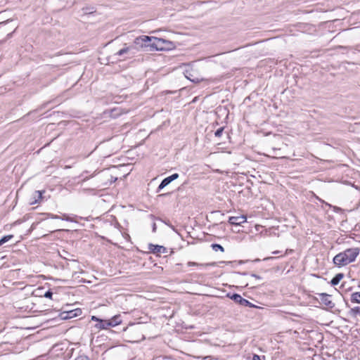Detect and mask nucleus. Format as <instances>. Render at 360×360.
<instances>
[{"label":"nucleus","instance_id":"14","mask_svg":"<svg viewBox=\"0 0 360 360\" xmlns=\"http://www.w3.org/2000/svg\"><path fill=\"white\" fill-rule=\"evenodd\" d=\"M343 278V274L340 273L337 274L330 281V284L333 286L337 285L341 279Z\"/></svg>","mask_w":360,"mask_h":360},{"label":"nucleus","instance_id":"9","mask_svg":"<svg viewBox=\"0 0 360 360\" xmlns=\"http://www.w3.org/2000/svg\"><path fill=\"white\" fill-rule=\"evenodd\" d=\"M108 321L109 323H106L107 326H110V327L116 326L122 323L121 316L120 314L115 315Z\"/></svg>","mask_w":360,"mask_h":360},{"label":"nucleus","instance_id":"26","mask_svg":"<svg viewBox=\"0 0 360 360\" xmlns=\"http://www.w3.org/2000/svg\"><path fill=\"white\" fill-rule=\"evenodd\" d=\"M50 217L51 219H61V217L60 216H58V215H56V214H49Z\"/></svg>","mask_w":360,"mask_h":360},{"label":"nucleus","instance_id":"18","mask_svg":"<svg viewBox=\"0 0 360 360\" xmlns=\"http://www.w3.org/2000/svg\"><path fill=\"white\" fill-rule=\"evenodd\" d=\"M212 248L214 251L220 250L221 252H224V248L219 244L214 243L212 244Z\"/></svg>","mask_w":360,"mask_h":360},{"label":"nucleus","instance_id":"32","mask_svg":"<svg viewBox=\"0 0 360 360\" xmlns=\"http://www.w3.org/2000/svg\"><path fill=\"white\" fill-rule=\"evenodd\" d=\"M274 259V257H265L263 260L264 261H267V260H270V259Z\"/></svg>","mask_w":360,"mask_h":360},{"label":"nucleus","instance_id":"15","mask_svg":"<svg viewBox=\"0 0 360 360\" xmlns=\"http://www.w3.org/2000/svg\"><path fill=\"white\" fill-rule=\"evenodd\" d=\"M44 193V191H36L34 193V200L30 202L31 205L38 202L42 198V194Z\"/></svg>","mask_w":360,"mask_h":360},{"label":"nucleus","instance_id":"5","mask_svg":"<svg viewBox=\"0 0 360 360\" xmlns=\"http://www.w3.org/2000/svg\"><path fill=\"white\" fill-rule=\"evenodd\" d=\"M320 298V302L329 309L335 307V303L331 300L330 295L327 293H318Z\"/></svg>","mask_w":360,"mask_h":360},{"label":"nucleus","instance_id":"22","mask_svg":"<svg viewBox=\"0 0 360 360\" xmlns=\"http://www.w3.org/2000/svg\"><path fill=\"white\" fill-rule=\"evenodd\" d=\"M73 310V314L75 317H77L82 314V309L79 308H77Z\"/></svg>","mask_w":360,"mask_h":360},{"label":"nucleus","instance_id":"7","mask_svg":"<svg viewBox=\"0 0 360 360\" xmlns=\"http://www.w3.org/2000/svg\"><path fill=\"white\" fill-rule=\"evenodd\" d=\"M246 220L247 218L245 215H240L236 217H230L229 222L232 225H240L245 223Z\"/></svg>","mask_w":360,"mask_h":360},{"label":"nucleus","instance_id":"30","mask_svg":"<svg viewBox=\"0 0 360 360\" xmlns=\"http://www.w3.org/2000/svg\"><path fill=\"white\" fill-rule=\"evenodd\" d=\"M251 276H252V277H254V278H255L257 279H261L262 278V277L260 276H259V275H257L256 274H252Z\"/></svg>","mask_w":360,"mask_h":360},{"label":"nucleus","instance_id":"19","mask_svg":"<svg viewBox=\"0 0 360 360\" xmlns=\"http://www.w3.org/2000/svg\"><path fill=\"white\" fill-rule=\"evenodd\" d=\"M210 265H214V263H212V264H198V263L193 262H188V266H210Z\"/></svg>","mask_w":360,"mask_h":360},{"label":"nucleus","instance_id":"16","mask_svg":"<svg viewBox=\"0 0 360 360\" xmlns=\"http://www.w3.org/2000/svg\"><path fill=\"white\" fill-rule=\"evenodd\" d=\"M351 302L360 304V292H356L351 295Z\"/></svg>","mask_w":360,"mask_h":360},{"label":"nucleus","instance_id":"4","mask_svg":"<svg viewBox=\"0 0 360 360\" xmlns=\"http://www.w3.org/2000/svg\"><path fill=\"white\" fill-rule=\"evenodd\" d=\"M227 297L233 300L236 303L240 304L241 306L255 307V305L250 302L248 300L243 298L239 294L233 293L231 295L227 294Z\"/></svg>","mask_w":360,"mask_h":360},{"label":"nucleus","instance_id":"27","mask_svg":"<svg viewBox=\"0 0 360 360\" xmlns=\"http://www.w3.org/2000/svg\"><path fill=\"white\" fill-rule=\"evenodd\" d=\"M91 319V321H96L98 323L100 322V321L102 320L101 319H99V318H98L96 316H92Z\"/></svg>","mask_w":360,"mask_h":360},{"label":"nucleus","instance_id":"11","mask_svg":"<svg viewBox=\"0 0 360 360\" xmlns=\"http://www.w3.org/2000/svg\"><path fill=\"white\" fill-rule=\"evenodd\" d=\"M60 316L63 320L70 319L75 318L73 310H68L63 311L60 314Z\"/></svg>","mask_w":360,"mask_h":360},{"label":"nucleus","instance_id":"2","mask_svg":"<svg viewBox=\"0 0 360 360\" xmlns=\"http://www.w3.org/2000/svg\"><path fill=\"white\" fill-rule=\"evenodd\" d=\"M151 37L141 35L134 39L131 44L134 48L135 53L136 51H150Z\"/></svg>","mask_w":360,"mask_h":360},{"label":"nucleus","instance_id":"36","mask_svg":"<svg viewBox=\"0 0 360 360\" xmlns=\"http://www.w3.org/2000/svg\"><path fill=\"white\" fill-rule=\"evenodd\" d=\"M11 35H12V33H9V34L7 35V37H8V38H9V37H11Z\"/></svg>","mask_w":360,"mask_h":360},{"label":"nucleus","instance_id":"25","mask_svg":"<svg viewBox=\"0 0 360 360\" xmlns=\"http://www.w3.org/2000/svg\"><path fill=\"white\" fill-rule=\"evenodd\" d=\"M75 360H89L87 356H79L75 359Z\"/></svg>","mask_w":360,"mask_h":360},{"label":"nucleus","instance_id":"10","mask_svg":"<svg viewBox=\"0 0 360 360\" xmlns=\"http://www.w3.org/2000/svg\"><path fill=\"white\" fill-rule=\"evenodd\" d=\"M348 316L353 319H356L357 316H360V307L351 308L348 311Z\"/></svg>","mask_w":360,"mask_h":360},{"label":"nucleus","instance_id":"13","mask_svg":"<svg viewBox=\"0 0 360 360\" xmlns=\"http://www.w3.org/2000/svg\"><path fill=\"white\" fill-rule=\"evenodd\" d=\"M109 323V321L102 319L101 321H100V322L95 325V328H96L98 330L107 329L109 327H110V326H107L106 323Z\"/></svg>","mask_w":360,"mask_h":360},{"label":"nucleus","instance_id":"17","mask_svg":"<svg viewBox=\"0 0 360 360\" xmlns=\"http://www.w3.org/2000/svg\"><path fill=\"white\" fill-rule=\"evenodd\" d=\"M13 235H7V236H3L1 239H0V246H1L2 245H4V243H6V242H8V240H10L11 239H12L13 238Z\"/></svg>","mask_w":360,"mask_h":360},{"label":"nucleus","instance_id":"31","mask_svg":"<svg viewBox=\"0 0 360 360\" xmlns=\"http://www.w3.org/2000/svg\"><path fill=\"white\" fill-rule=\"evenodd\" d=\"M156 229H157L156 224L153 223V231L155 232Z\"/></svg>","mask_w":360,"mask_h":360},{"label":"nucleus","instance_id":"29","mask_svg":"<svg viewBox=\"0 0 360 360\" xmlns=\"http://www.w3.org/2000/svg\"><path fill=\"white\" fill-rule=\"evenodd\" d=\"M252 360H261V358L257 354H254L252 357Z\"/></svg>","mask_w":360,"mask_h":360},{"label":"nucleus","instance_id":"33","mask_svg":"<svg viewBox=\"0 0 360 360\" xmlns=\"http://www.w3.org/2000/svg\"><path fill=\"white\" fill-rule=\"evenodd\" d=\"M292 252V250H290V249H287L286 251H285V255H287L288 254L289 252Z\"/></svg>","mask_w":360,"mask_h":360},{"label":"nucleus","instance_id":"34","mask_svg":"<svg viewBox=\"0 0 360 360\" xmlns=\"http://www.w3.org/2000/svg\"><path fill=\"white\" fill-rule=\"evenodd\" d=\"M279 252H280V251H278V250H276V251H274L272 253H273L274 255H277V254H278Z\"/></svg>","mask_w":360,"mask_h":360},{"label":"nucleus","instance_id":"3","mask_svg":"<svg viewBox=\"0 0 360 360\" xmlns=\"http://www.w3.org/2000/svg\"><path fill=\"white\" fill-rule=\"evenodd\" d=\"M172 44L170 41L155 37H151L150 51H162L166 48V44Z\"/></svg>","mask_w":360,"mask_h":360},{"label":"nucleus","instance_id":"8","mask_svg":"<svg viewBox=\"0 0 360 360\" xmlns=\"http://www.w3.org/2000/svg\"><path fill=\"white\" fill-rule=\"evenodd\" d=\"M149 250L155 254H160V253H167V249L162 246L158 245L149 244Z\"/></svg>","mask_w":360,"mask_h":360},{"label":"nucleus","instance_id":"12","mask_svg":"<svg viewBox=\"0 0 360 360\" xmlns=\"http://www.w3.org/2000/svg\"><path fill=\"white\" fill-rule=\"evenodd\" d=\"M171 180L169 176L165 178L161 183L160 184L159 186L157 188V193H159L162 189H163L165 186L169 185L171 183Z\"/></svg>","mask_w":360,"mask_h":360},{"label":"nucleus","instance_id":"6","mask_svg":"<svg viewBox=\"0 0 360 360\" xmlns=\"http://www.w3.org/2000/svg\"><path fill=\"white\" fill-rule=\"evenodd\" d=\"M124 54H129V55H131L130 57H132L134 56V54H135L134 48L132 47L131 44L129 46H126V44H124V47L121 49L120 51H118L115 53V55L118 56H123Z\"/></svg>","mask_w":360,"mask_h":360},{"label":"nucleus","instance_id":"35","mask_svg":"<svg viewBox=\"0 0 360 360\" xmlns=\"http://www.w3.org/2000/svg\"><path fill=\"white\" fill-rule=\"evenodd\" d=\"M89 179V177H84L82 180V181H86V180Z\"/></svg>","mask_w":360,"mask_h":360},{"label":"nucleus","instance_id":"38","mask_svg":"<svg viewBox=\"0 0 360 360\" xmlns=\"http://www.w3.org/2000/svg\"><path fill=\"white\" fill-rule=\"evenodd\" d=\"M259 261H260L259 259H257L255 260V262H259Z\"/></svg>","mask_w":360,"mask_h":360},{"label":"nucleus","instance_id":"21","mask_svg":"<svg viewBox=\"0 0 360 360\" xmlns=\"http://www.w3.org/2000/svg\"><path fill=\"white\" fill-rule=\"evenodd\" d=\"M61 219L68 221H75V220L72 217L65 214L61 216Z\"/></svg>","mask_w":360,"mask_h":360},{"label":"nucleus","instance_id":"23","mask_svg":"<svg viewBox=\"0 0 360 360\" xmlns=\"http://www.w3.org/2000/svg\"><path fill=\"white\" fill-rule=\"evenodd\" d=\"M52 295H53V292H51V290H49L48 291H46L45 293H44V297H46V298H49V299H51L52 298Z\"/></svg>","mask_w":360,"mask_h":360},{"label":"nucleus","instance_id":"1","mask_svg":"<svg viewBox=\"0 0 360 360\" xmlns=\"http://www.w3.org/2000/svg\"><path fill=\"white\" fill-rule=\"evenodd\" d=\"M359 252L360 249L359 248H348L336 255L333 257V263L338 267L346 266L354 262Z\"/></svg>","mask_w":360,"mask_h":360},{"label":"nucleus","instance_id":"24","mask_svg":"<svg viewBox=\"0 0 360 360\" xmlns=\"http://www.w3.org/2000/svg\"><path fill=\"white\" fill-rule=\"evenodd\" d=\"M171 181H173L174 180H176V179L179 178V174L177 173H174L173 174H172L171 176H169Z\"/></svg>","mask_w":360,"mask_h":360},{"label":"nucleus","instance_id":"20","mask_svg":"<svg viewBox=\"0 0 360 360\" xmlns=\"http://www.w3.org/2000/svg\"><path fill=\"white\" fill-rule=\"evenodd\" d=\"M224 130V127H220L214 133V135L216 137H221V136L223 134V131Z\"/></svg>","mask_w":360,"mask_h":360},{"label":"nucleus","instance_id":"28","mask_svg":"<svg viewBox=\"0 0 360 360\" xmlns=\"http://www.w3.org/2000/svg\"><path fill=\"white\" fill-rule=\"evenodd\" d=\"M83 10H85L84 11V13L87 14V13H93L94 11H93V8H91V10L89 9V8H83Z\"/></svg>","mask_w":360,"mask_h":360},{"label":"nucleus","instance_id":"37","mask_svg":"<svg viewBox=\"0 0 360 360\" xmlns=\"http://www.w3.org/2000/svg\"><path fill=\"white\" fill-rule=\"evenodd\" d=\"M209 358H210V356H205V357H204L203 360H207V359H208Z\"/></svg>","mask_w":360,"mask_h":360}]
</instances>
